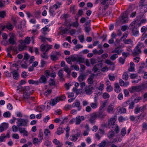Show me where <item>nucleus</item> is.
I'll use <instances>...</instances> for the list:
<instances>
[{"mask_svg":"<svg viewBox=\"0 0 147 147\" xmlns=\"http://www.w3.org/2000/svg\"><path fill=\"white\" fill-rule=\"evenodd\" d=\"M116 119L115 118H111L108 121L107 124H105V126L107 127V126L111 129H113L116 133H118L119 131V129L117 124L115 123Z\"/></svg>","mask_w":147,"mask_h":147,"instance_id":"f257e3e1","label":"nucleus"},{"mask_svg":"<svg viewBox=\"0 0 147 147\" xmlns=\"http://www.w3.org/2000/svg\"><path fill=\"white\" fill-rule=\"evenodd\" d=\"M143 45L144 44L142 43L139 42L134 49L132 55L134 56H136L141 53V48Z\"/></svg>","mask_w":147,"mask_h":147,"instance_id":"f03ea898","label":"nucleus"},{"mask_svg":"<svg viewBox=\"0 0 147 147\" xmlns=\"http://www.w3.org/2000/svg\"><path fill=\"white\" fill-rule=\"evenodd\" d=\"M16 124L18 127H26L28 125V119L22 118H17Z\"/></svg>","mask_w":147,"mask_h":147,"instance_id":"7ed1b4c3","label":"nucleus"},{"mask_svg":"<svg viewBox=\"0 0 147 147\" xmlns=\"http://www.w3.org/2000/svg\"><path fill=\"white\" fill-rule=\"evenodd\" d=\"M128 14L127 11H125L123 14L120 19V22L123 24L126 23L128 22Z\"/></svg>","mask_w":147,"mask_h":147,"instance_id":"20e7f679","label":"nucleus"},{"mask_svg":"<svg viewBox=\"0 0 147 147\" xmlns=\"http://www.w3.org/2000/svg\"><path fill=\"white\" fill-rule=\"evenodd\" d=\"M61 55V54L59 52L55 51L51 53L50 57L51 59L52 60L55 61L58 59Z\"/></svg>","mask_w":147,"mask_h":147,"instance_id":"39448f33","label":"nucleus"},{"mask_svg":"<svg viewBox=\"0 0 147 147\" xmlns=\"http://www.w3.org/2000/svg\"><path fill=\"white\" fill-rule=\"evenodd\" d=\"M52 47V45H48L47 44H42L40 46V49L43 52L46 49L45 52H47Z\"/></svg>","mask_w":147,"mask_h":147,"instance_id":"423d86ee","label":"nucleus"},{"mask_svg":"<svg viewBox=\"0 0 147 147\" xmlns=\"http://www.w3.org/2000/svg\"><path fill=\"white\" fill-rule=\"evenodd\" d=\"M61 67H64L63 69L69 75L70 74L71 70L69 68L67 65H65V63L64 61H62L61 63Z\"/></svg>","mask_w":147,"mask_h":147,"instance_id":"0eeeda50","label":"nucleus"},{"mask_svg":"<svg viewBox=\"0 0 147 147\" xmlns=\"http://www.w3.org/2000/svg\"><path fill=\"white\" fill-rule=\"evenodd\" d=\"M30 94L27 93H24L23 94V98L25 99H27L28 100V102L30 103L31 102L30 100L34 101V100L35 98L34 97H30Z\"/></svg>","mask_w":147,"mask_h":147,"instance_id":"6e6552de","label":"nucleus"},{"mask_svg":"<svg viewBox=\"0 0 147 147\" xmlns=\"http://www.w3.org/2000/svg\"><path fill=\"white\" fill-rule=\"evenodd\" d=\"M76 61L79 64L81 63H84L85 62L84 58L82 57L78 56H74V61Z\"/></svg>","mask_w":147,"mask_h":147,"instance_id":"1a4fd4ad","label":"nucleus"},{"mask_svg":"<svg viewBox=\"0 0 147 147\" xmlns=\"http://www.w3.org/2000/svg\"><path fill=\"white\" fill-rule=\"evenodd\" d=\"M141 90L140 86H132L129 89V91L131 93H133L135 92H138Z\"/></svg>","mask_w":147,"mask_h":147,"instance_id":"9d476101","label":"nucleus"},{"mask_svg":"<svg viewBox=\"0 0 147 147\" xmlns=\"http://www.w3.org/2000/svg\"><path fill=\"white\" fill-rule=\"evenodd\" d=\"M20 44L19 46L18 49L19 51H22L26 49V45L23 40H20Z\"/></svg>","mask_w":147,"mask_h":147,"instance_id":"9b49d317","label":"nucleus"},{"mask_svg":"<svg viewBox=\"0 0 147 147\" xmlns=\"http://www.w3.org/2000/svg\"><path fill=\"white\" fill-rule=\"evenodd\" d=\"M97 118L100 119L104 118L105 115L102 110H99V112L95 113Z\"/></svg>","mask_w":147,"mask_h":147,"instance_id":"f8f14e48","label":"nucleus"},{"mask_svg":"<svg viewBox=\"0 0 147 147\" xmlns=\"http://www.w3.org/2000/svg\"><path fill=\"white\" fill-rule=\"evenodd\" d=\"M60 98L57 97L53 99H51L50 102V104L52 106L55 105L59 101Z\"/></svg>","mask_w":147,"mask_h":147,"instance_id":"ddd939ff","label":"nucleus"},{"mask_svg":"<svg viewBox=\"0 0 147 147\" xmlns=\"http://www.w3.org/2000/svg\"><path fill=\"white\" fill-rule=\"evenodd\" d=\"M19 130L20 133L21 134L23 133L24 134V136H28V132L27 131L26 129L23 127H19Z\"/></svg>","mask_w":147,"mask_h":147,"instance_id":"4468645a","label":"nucleus"},{"mask_svg":"<svg viewBox=\"0 0 147 147\" xmlns=\"http://www.w3.org/2000/svg\"><path fill=\"white\" fill-rule=\"evenodd\" d=\"M103 66L102 63H100L98 64H96L93 67V71L94 72H96L98 70H99L101 68H102Z\"/></svg>","mask_w":147,"mask_h":147,"instance_id":"2eb2a0df","label":"nucleus"},{"mask_svg":"<svg viewBox=\"0 0 147 147\" xmlns=\"http://www.w3.org/2000/svg\"><path fill=\"white\" fill-rule=\"evenodd\" d=\"M132 30V35L134 36H137L139 35V33L136 26H134V28H130Z\"/></svg>","mask_w":147,"mask_h":147,"instance_id":"dca6fc26","label":"nucleus"},{"mask_svg":"<svg viewBox=\"0 0 147 147\" xmlns=\"http://www.w3.org/2000/svg\"><path fill=\"white\" fill-rule=\"evenodd\" d=\"M93 89V88L90 85H89L88 86L86 87L85 91L86 94H90L92 93V90Z\"/></svg>","mask_w":147,"mask_h":147,"instance_id":"f3484780","label":"nucleus"},{"mask_svg":"<svg viewBox=\"0 0 147 147\" xmlns=\"http://www.w3.org/2000/svg\"><path fill=\"white\" fill-rule=\"evenodd\" d=\"M84 117L82 116L80 117L79 116H78L76 118V124L77 125L79 124L82 120H84Z\"/></svg>","mask_w":147,"mask_h":147,"instance_id":"a211bd4d","label":"nucleus"},{"mask_svg":"<svg viewBox=\"0 0 147 147\" xmlns=\"http://www.w3.org/2000/svg\"><path fill=\"white\" fill-rule=\"evenodd\" d=\"M65 59L68 64L71 65L72 62H74V55H71L69 57H67Z\"/></svg>","mask_w":147,"mask_h":147,"instance_id":"6ab92c4d","label":"nucleus"},{"mask_svg":"<svg viewBox=\"0 0 147 147\" xmlns=\"http://www.w3.org/2000/svg\"><path fill=\"white\" fill-rule=\"evenodd\" d=\"M11 73L13 74L14 79L16 80L18 79L19 78V75L18 71L16 70H14L11 72Z\"/></svg>","mask_w":147,"mask_h":147,"instance_id":"aec40b11","label":"nucleus"},{"mask_svg":"<svg viewBox=\"0 0 147 147\" xmlns=\"http://www.w3.org/2000/svg\"><path fill=\"white\" fill-rule=\"evenodd\" d=\"M39 81L40 83L45 84L47 82V79L45 76L42 75L39 79Z\"/></svg>","mask_w":147,"mask_h":147,"instance_id":"412c9836","label":"nucleus"},{"mask_svg":"<svg viewBox=\"0 0 147 147\" xmlns=\"http://www.w3.org/2000/svg\"><path fill=\"white\" fill-rule=\"evenodd\" d=\"M23 90L24 93H27L28 94L31 93V91H32V89L30 88V87L28 86H24Z\"/></svg>","mask_w":147,"mask_h":147,"instance_id":"4be33fe9","label":"nucleus"},{"mask_svg":"<svg viewBox=\"0 0 147 147\" xmlns=\"http://www.w3.org/2000/svg\"><path fill=\"white\" fill-rule=\"evenodd\" d=\"M87 75H88L87 73H83L82 74L78 77V80L79 81L81 82L85 79Z\"/></svg>","mask_w":147,"mask_h":147,"instance_id":"5701e85b","label":"nucleus"},{"mask_svg":"<svg viewBox=\"0 0 147 147\" xmlns=\"http://www.w3.org/2000/svg\"><path fill=\"white\" fill-rule=\"evenodd\" d=\"M146 116V114L145 113H141L139 115L137 116V119H136V122H137L138 120L139 119L140 122V121L144 119V118Z\"/></svg>","mask_w":147,"mask_h":147,"instance_id":"b1692460","label":"nucleus"},{"mask_svg":"<svg viewBox=\"0 0 147 147\" xmlns=\"http://www.w3.org/2000/svg\"><path fill=\"white\" fill-rule=\"evenodd\" d=\"M97 117L95 113H94L91 115L89 121L91 123H93L94 121Z\"/></svg>","mask_w":147,"mask_h":147,"instance_id":"393cba45","label":"nucleus"},{"mask_svg":"<svg viewBox=\"0 0 147 147\" xmlns=\"http://www.w3.org/2000/svg\"><path fill=\"white\" fill-rule=\"evenodd\" d=\"M120 47V46L117 47L112 52L113 53H117V54L120 55L123 51L122 49H119Z\"/></svg>","mask_w":147,"mask_h":147,"instance_id":"a878e982","label":"nucleus"},{"mask_svg":"<svg viewBox=\"0 0 147 147\" xmlns=\"http://www.w3.org/2000/svg\"><path fill=\"white\" fill-rule=\"evenodd\" d=\"M76 102L74 103V104H75L74 107H77L78 110V111H80L81 109V107L80 106V101L77 100H76Z\"/></svg>","mask_w":147,"mask_h":147,"instance_id":"bb28decb","label":"nucleus"},{"mask_svg":"<svg viewBox=\"0 0 147 147\" xmlns=\"http://www.w3.org/2000/svg\"><path fill=\"white\" fill-rule=\"evenodd\" d=\"M113 130V129H112L111 131H109L107 134V137L109 139L113 138L115 135L114 131Z\"/></svg>","mask_w":147,"mask_h":147,"instance_id":"cd10ccee","label":"nucleus"},{"mask_svg":"<svg viewBox=\"0 0 147 147\" xmlns=\"http://www.w3.org/2000/svg\"><path fill=\"white\" fill-rule=\"evenodd\" d=\"M115 90L117 93H119L120 92L121 90V88L119 86V84L118 83H116L115 84Z\"/></svg>","mask_w":147,"mask_h":147,"instance_id":"c85d7f7f","label":"nucleus"},{"mask_svg":"<svg viewBox=\"0 0 147 147\" xmlns=\"http://www.w3.org/2000/svg\"><path fill=\"white\" fill-rule=\"evenodd\" d=\"M64 129H63L62 127H59L57 129V134L58 135H60L64 132Z\"/></svg>","mask_w":147,"mask_h":147,"instance_id":"c756f323","label":"nucleus"},{"mask_svg":"<svg viewBox=\"0 0 147 147\" xmlns=\"http://www.w3.org/2000/svg\"><path fill=\"white\" fill-rule=\"evenodd\" d=\"M28 65L27 61L23 60L21 63V66L22 67L25 68H27Z\"/></svg>","mask_w":147,"mask_h":147,"instance_id":"7c9ffc66","label":"nucleus"},{"mask_svg":"<svg viewBox=\"0 0 147 147\" xmlns=\"http://www.w3.org/2000/svg\"><path fill=\"white\" fill-rule=\"evenodd\" d=\"M62 5V3L59 2H57L56 3L53 5V7L55 8V9L59 8Z\"/></svg>","mask_w":147,"mask_h":147,"instance_id":"2f4dec72","label":"nucleus"},{"mask_svg":"<svg viewBox=\"0 0 147 147\" xmlns=\"http://www.w3.org/2000/svg\"><path fill=\"white\" fill-rule=\"evenodd\" d=\"M53 7H50L49 10L50 15L51 16H54L55 14V12L53 9Z\"/></svg>","mask_w":147,"mask_h":147,"instance_id":"473e14b6","label":"nucleus"},{"mask_svg":"<svg viewBox=\"0 0 147 147\" xmlns=\"http://www.w3.org/2000/svg\"><path fill=\"white\" fill-rule=\"evenodd\" d=\"M6 26L7 28L9 30L11 31L13 30V25L10 23L9 22L7 23L6 24Z\"/></svg>","mask_w":147,"mask_h":147,"instance_id":"72a5a7b5","label":"nucleus"},{"mask_svg":"<svg viewBox=\"0 0 147 147\" xmlns=\"http://www.w3.org/2000/svg\"><path fill=\"white\" fill-rule=\"evenodd\" d=\"M107 144L106 142L105 141H102L98 145V147H104Z\"/></svg>","mask_w":147,"mask_h":147,"instance_id":"f704fd0d","label":"nucleus"},{"mask_svg":"<svg viewBox=\"0 0 147 147\" xmlns=\"http://www.w3.org/2000/svg\"><path fill=\"white\" fill-rule=\"evenodd\" d=\"M11 113L7 111L3 113V115L4 117L6 118H9L11 116Z\"/></svg>","mask_w":147,"mask_h":147,"instance_id":"c9c22d12","label":"nucleus"},{"mask_svg":"<svg viewBox=\"0 0 147 147\" xmlns=\"http://www.w3.org/2000/svg\"><path fill=\"white\" fill-rule=\"evenodd\" d=\"M6 16V12L4 11H0V18H4Z\"/></svg>","mask_w":147,"mask_h":147,"instance_id":"e433bc0d","label":"nucleus"},{"mask_svg":"<svg viewBox=\"0 0 147 147\" xmlns=\"http://www.w3.org/2000/svg\"><path fill=\"white\" fill-rule=\"evenodd\" d=\"M144 68V66H140L139 67V69L138 71V73L139 74L143 73L144 71V70L143 69Z\"/></svg>","mask_w":147,"mask_h":147,"instance_id":"4c0bfd02","label":"nucleus"},{"mask_svg":"<svg viewBox=\"0 0 147 147\" xmlns=\"http://www.w3.org/2000/svg\"><path fill=\"white\" fill-rule=\"evenodd\" d=\"M74 27L78 28V30L77 31L78 32H80L81 28L79 23H75V22H74Z\"/></svg>","mask_w":147,"mask_h":147,"instance_id":"58836bf2","label":"nucleus"},{"mask_svg":"<svg viewBox=\"0 0 147 147\" xmlns=\"http://www.w3.org/2000/svg\"><path fill=\"white\" fill-rule=\"evenodd\" d=\"M47 52H45V53L42 54L40 55L41 57L45 59H47L48 58L47 54L46 53Z\"/></svg>","mask_w":147,"mask_h":147,"instance_id":"ea45409f","label":"nucleus"},{"mask_svg":"<svg viewBox=\"0 0 147 147\" xmlns=\"http://www.w3.org/2000/svg\"><path fill=\"white\" fill-rule=\"evenodd\" d=\"M134 101H131L130 100V103L129 105V109H132L134 107Z\"/></svg>","mask_w":147,"mask_h":147,"instance_id":"a19ab883","label":"nucleus"},{"mask_svg":"<svg viewBox=\"0 0 147 147\" xmlns=\"http://www.w3.org/2000/svg\"><path fill=\"white\" fill-rule=\"evenodd\" d=\"M113 106L111 104H110L108 108L107 109V111L109 113L112 112L113 110Z\"/></svg>","mask_w":147,"mask_h":147,"instance_id":"79ce46f5","label":"nucleus"},{"mask_svg":"<svg viewBox=\"0 0 147 147\" xmlns=\"http://www.w3.org/2000/svg\"><path fill=\"white\" fill-rule=\"evenodd\" d=\"M122 78L125 80H127L128 78V75L127 72L124 73L122 76Z\"/></svg>","mask_w":147,"mask_h":147,"instance_id":"37998d69","label":"nucleus"},{"mask_svg":"<svg viewBox=\"0 0 147 147\" xmlns=\"http://www.w3.org/2000/svg\"><path fill=\"white\" fill-rule=\"evenodd\" d=\"M141 80L140 76L138 77L136 79H133L132 80V82L133 83H137Z\"/></svg>","mask_w":147,"mask_h":147,"instance_id":"c03bdc74","label":"nucleus"},{"mask_svg":"<svg viewBox=\"0 0 147 147\" xmlns=\"http://www.w3.org/2000/svg\"><path fill=\"white\" fill-rule=\"evenodd\" d=\"M130 103V100H128L123 103L122 105V106L123 107H126L129 106Z\"/></svg>","mask_w":147,"mask_h":147,"instance_id":"a18cd8bd","label":"nucleus"},{"mask_svg":"<svg viewBox=\"0 0 147 147\" xmlns=\"http://www.w3.org/2000/svg\"><path fill=\"white\" fill-rule=\"evenodd\" d=\"M24 42L25 43V44H28L30 43V37H26L24 40H23Z\"/></svg>","mask_w":147,"mask_h":147,"instance_id":"49530a36","label":"nucleus"},{"mask_svg":"<svg viewBox=\"0 0 147 147\" xmlns=\"http://www.w3.org/2000/svg\"><path fill=\"white\" fill-rule=\"evenodd\" d=\"M126 109L123 107L119 109V112L120 113V114L121 113H126Z\"/></svg>","mask_w":147,"mask_h":147,"instance_id":"de8ad7c7","label":"nucleus"},{"mask_svg":"<svg viewBox=\"0 0 147 147\" xmlns=\"http://www.w3.org/2000/svg\"><path fill=\"white\" fill-rule=\"evenodd\" d=\"M83 47V46L81 45L80 44H79L75 46L74 48V50L77 51L79 49L82 48Z\"/></svg>","mask_w":147,"mask_h":147,"instance_id":"09e8293b","label":"nucleus"},{"mask_svg":"<svg viewBox=\"0 0 147 147\" xmlns=\"http://www.w3.org/2000/svg\"><path fill=\"white\" fill-rule=\"evenodd\" d=\"M51 71L49 70H46L45 72V75L47 78H49L50 76Z\"/></svg>","mask_w":147,"mask_h":147,"instance_id":"8fccbe9b","label":"nucleus"},{"mask_svg":"<svg viewBox=\"0 0 147 147\" xmlns=\"http://www.w3.org/2000/svg\"><path fill=\"white\" fill-rule=\"evenodd\" d=\"M90 61L91 64L92 65H94L97 63V60L94 57L90 59Z\"/></svg>","mask_w":147,"mask_h":147,"instance_id":"3c124183","label":"nucleus"},{"mask_svg":"<svg viewBox=\"0 0 147 147\" xmlns=\"http://www.w3.org/2000/svg\"><path fill=\"white\" fill-rule=\"evenodd\" d=\"M98 103L95 102H92L90 103V106L93 109H95L98 107Z\"/></svg>","mask_w":147,"mask_h":147,"instance_id":"603ef678","label":"nucleus"},{"mask_svg":"<svg viewBox=\"0 0 147 147\" xmlns=\"http://www.w3.org/2000/svg\"><path fill=\"white\" fill-rule=\"evenodd\" d=\"M136 74H132L130 75V77L132 79H136L138 77H139Z\"/></svg>","mask_w":147,"mask_h":147,"instance_id":"864d4df0","label":"nucleus"},{"mask_svg":"<svg viewBox=\"0 0 147 147\" xmlns=\"http://www.w3.org/2000/svg\"><path fill=\"white\" fill-rule=\"evenodd\" d=\"M141 90L147 88V83H145L140 85Z\"/></svg>","mask_w":147,"mask_h":147,"instance_id":"5fc2aeb1","label":"nucleus"},{"mask_svg":"<svg viewBox=\"0 0 147 147\" xmlns=\"http://www.w3.org/2000/svg\"><path fill=\"white\" fill-rule=\"evenodd\" d=\"M118 57V56L116 54H115L111 56L110 58V59L112 61H114Z\"/></svg>","mask_w":147,"mask_h":147,"instance_id":"6e6d98bb","label":"nucleus"},{"mask_svg":"<svg viewBox=\"0 0 147 147\" xmlns=\"http://www.w3.org/2000/svg\"><path fill=\"white\" fill-rule=\"evenodd\" d=\"M69 29H68L67 28H66L62 30V34L61 35H63V34H67L69 32Z\"/></svg>","mask_w":147,"mask_h":147,"instance_id":"4d7b16f0","label":"nucleus"},{"mask_svg":"<svg viewBox=\"0 0 147 147\" xmlns=\"http://www.w3.org/2000/svg\"><path fill=\"white\" fill-rule=\"evenodd\" d=\"M11 72L9 73L8 71H5L4 72L5 76L7 77L10 78L11 77Z\"/></svg>","mask_w":147,"mask_h":147,"instance_id":"13d9d810","label":"nucleus"},{"mask_svg":"<svg viewBox=\"0 0 147 147\" xmlns=\"http://www.w3.org/2000/svg\"><path fill=\"white\" fill-rule=\"evenodd\" d=\"M5 137V136L4 134H2L0 136V142H4Z\"/></svg>","mask_w":147,"mask_h":147,"instance_id":"bf43d9fd","label":"nucleus"},{"mask_svg":"<svg viewBox=\"0 0 147 147\" xmlns=\"http://www.w3.org/2000/svg\"><path fill=\"white\" fill-rule=\"evenodd\" d=\"M63 47L65 48H69L70 47V45L69 43L67 42H64L62 44Z\"/></svg>","mask_w":147,"mask_h":147,"instance_id":"052dcab7","label":"nucleus"},{"mask_svg":"<svg viewBox=\"0 0 147 147\" xmlns=\"http://www.w3.org/2000/svg\"><path fill=\"white\" fill-rule=\"evenodd\" d=\"M45 109V106L43 105H41L38 107V109L39 112L43 111Z\"/></svg>","mask_w":147,"mask_h":147,"instance_id":"680f3d73","label":"nucleus"},{"mask_svg":"<svg viewBox=\"0 0 147 147\" xmlns=\"http://www.w3.org/2000/svg\"><path fill=\"white\" fill-rule=\"evenodd\" d=\"M126 131L125 128L123 127L122 128L121 131V135L123 136L126 134Z\"/></svg>","mask_w":147,"mask_h":147,"instance_id":"e2e57ef3","label":"nucleus"},{"mask_svg":"<svg viewBox=\"0 0 147 147\" xmlns=\"http://www.w3.org/2000/svg\"><path fill=\"white\" fill-rule=\"evenodd\" d=\"M85 32L87 33H89L90 32V31L91 30V28L90 27V26H86L85 27Z\"/></svg>","mask_w":147,"mask_h":147,"instance_id":"0e129e2a","label":"nucleus"},{"mask_svg":"<svg viewBox=\"0 0 147 147\" xmlns=\"http://www.w3.org/2000/svg\"><path fill=\"white\" fill-rule=\"evenodd\" d=\"M128 28V26L126 25L122 26L121 27V29L123 32L125 31Z\"/></svg>","mask_w":147,"mask_h":147,"instance_id":"69168bd1","label":"nucleus"},{"mask_svg":"<svg viewBox=\"0 0 147 147\" xmlns=\"http://www.w3.org/2000/svg\"><path fill=\"white\" fill-rule=\"evenodd\" d=\"M48 30V27L47 26H45V27L43 28L41 30L43 34H45V32Z\"/></svg>","mask_w":147,"mask_h":147,"instance_id":"338daca9","label":"nucleus"},{"mask_svg":"<svg viewBox=\"0 0 147 147\" xmlns=\"http://www.w3.org/2000/svg\"><path fill=\"white\" fill-rule=\"evenodd\" d=\"M107 91L108 92H110L113 90V88L111 85L108 86L107 88Z\"/></svg>","mask_w":147,"mask_h":147,"instance_id":"774afa93","label":"nucleus"}]
</instances>
